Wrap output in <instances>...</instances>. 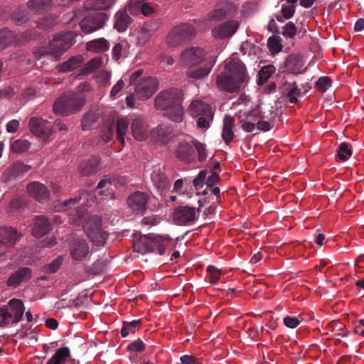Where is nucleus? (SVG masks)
I'll list each match as a JSON object with an SVG mask.
<instances>
[{"instance_id":"29","label":"nucleus","mask_w":364,"mask_h":364,"mask_svg":"<svg viewBox=\"0 0 364 364\" xmlns=\"http://www.w3.org/2000/svg\"><path fill=\"white\" fill-rule=\"evenodd\" d=\"M10 311L12 317L11 322L12 323H16L21 319L23 316L24 312L23 304L20 299H13L10 300Z\"/></svg>"},{"instance_id":"5","label":"nucleus","mask_w":364,"mask_h":364,"mask_svg":"<svg viewBox=\"0 0 364 364\" xmlns=\"http://www.w3.org/2000/svg\"><path fill=\"white\" fill-rule=\"evenodd\" d=\"M85 104L83 94L68 93L60 97L54 103L53 109L55 114L69 115L79 112Z\"/></svg>"},{"instance_id":"20","label":"nucleus","mask_w":364,"mask_h":364,"mask_svg":"<svg viewBox=\"0 0 364 364\" xmlns=\"http://www.w3.org/2000/svg\"><path fill=\"white\" fill-rule=\"evenodd\" d=\"M151 179L155 187L162 191L169 187L170 182L164 173L160 166H155L152 168Z\"/></svg>"},{"instance_id":"6","label":"nucleus","mask_w":364,"mask_h":364,"mask_svg":"<svg viewBox=\"0 0 364 364\" xmlns=\"http://www.w3.org/2000/svg\"><path fill=\"white\" fill-rule=\"evenodd\" d=\"M196 28L183 23L173 27L166 37V43L171 47H176L193 40L196 36Z\"/></svg>"},{"instance_id":"10","label":"nucleus","mask_w":364,"mask_h":364,"mask_svg":"<svg viewBox=\"0 0 364 364\" xmlns=\"http://www.w3.org/2000/svg\"><path fill=\"white\" fill-rule=\"evenodd\" d=\"M149 196L144 192L132 193L127 198V203L133 213L142 215L146 210Z\"/></svg>"},{"instance_id":"42","label":"nucleus","mask_w":364,"mask_h":364,"mask_svg":"<svg viewBox=\"0 0 364 364\" xmlns=\"http://www.w3.org/2000/svg\"><path fill=\"white\" fill-rule=\"evenodd\" d=\"M14 35L8 29L0 31V50L4 49L14 41Z\"/></svg>"},{"instance_id":"9","label":"nucleus","mask_w":364,"mask_h":364,"mask_svg":"<svg viewBox=\"0 0 364 364\" xmlns=\"http://www.w3.org/2000/svg\"><path fill=\"white\" fill-rule=\"evenodd\" d=\"M240 27V22L235 19H230L211 30L212 36L216 39H226L232 37Z\"/></svg>"},{"instance_id":"47","label":"nucleus","mask_w":364,"mask_h":364,"mask_svg":"<svg viewBox=\"0 0 364 364\" xmlns=\"http://www.w3.org/2000/svg\"><path fill=\"white\" fill-rule=\"evenodd\" d=\"M206 272L209 278V282L212 285L216 284L220 278L221 270L213 265H209L207 267Z\"/></svg>"},{"instance_id":"30","label":"nucleus","mask_w":364,"mask_h":364,"mask_svg":"<svg viewBox=\"0 0 364 364\" xmlns=\"http://www.w3.org/2000/svg\"><path fill=\"white\" fill-rule=\"evenodd\" d=\"M99 114L93 111L87 112L82 119L81 126L82 129L90 130L97 127L99 126Z\"/></svg>"},{"instance_id":"11","label":"nucleus","mask_w":364,"mask_h":364,"mask_svg":"<svg viewBox=\"0 0 364 364\" xmlns=\"http://www.w3.org/2000/svg\"><path fill=\"white\" fill-rule=\"evenodd\" d=\"M107 20L105 14L96 13L81 21L80 28L85 33H90L102 28Z\"/></svg>"},{"instance_id":"48","label":"nucleus","mask_w":364,"mask_h":364,"mask_svg":"<svg viewBox=\"0 0 364 364\" xmlns=\"http://www.w3.org/2000/svg\"><path fill=\"white\" fill-rule=\"evenodd\" d=\"M30 147V143L27 140L17 139L14 141L11 145V149L12 151L20 153L27 151Z\"/></svg>"},{"instance_id":"61","label":"nucleus","mask_w":364,"mask_h":364,"mask_svg":"<svg viewBox=\"0 0 364 364\" xmlns=\"http://www.w3.org/2000/svg\"><path fill=\"white\" fill-rule=\"evenodd\" d=\"M213 112L211 111V117L201 115L198 117L197 125L200 129L207 128L209 127L210 122L213 120Z\"/></svg>"},{"instance_id":"1","label":"nucleus","mask_w":364,"mask_h":364,"mask_svg":"<svg viewBox=\"0 0 364 364\" xmlns=\"http://www.w3.org/2000/svg\"><path fill=\"white\" fill-rule=\"evenodd\" d=\"M215 78L219 90L235 93L239 92L242 85L247 82L249 76L243 62L233 58L224 61L223 70L215 73Z\"/></svg>"},{"instance_id":"18","label":"nucleus","mask_w":364,"mask_h":364,"mask_svg":"<svg viewBox=\"0 0 364 364\" xmlns=\"http://www.w3.org/2000/svg\"><path fill=\"white\" fill-rule=\"evenodd\" d=\"M28 194L39 203L47 202L50 192L47 187L38 182H32L27 186Z\"/></svg>"},{"instance_id":"58","label":"nucleus","mask_w":364,"mask_h":364,"mask_svg":"<svg viewBox=\"0 0 364 364\" xmlns=\"http://www.w3.org/2000/svg\"><path fill=\"white\" fill-rule=\"evenodd\" d=\"M207 171L202 170L199 172L198 176L193 179V184L196 190H199L203 186L205 180L206 178Z\"/></svg>"},{"instance_id":"14","label":"nucleus","mask_w":364,"mask_h":364,"mask_svg":"<svg viewBox=\"0 0 364 364\" xmlns=\"http://www.w3.org/2000/svg\"><path fill=\"white\" fill-rule=\"evenodd\" d=\"M204 55L205 51L203 49L191 48L181 53V60L184 65L193 68L202 62Z\"/></svg>"},{"instance_id":"16","label":"nucleus","mask_w":364,"mask_h":364,"mask_svg":"<svg viewBox=\"0 0 364 364\" xmlns=\"http://www.w3.org/2000/svg\"><path fill=\"white\" fill-rule=\"evenodd\" d=\"M131 129L133 136L137 141H144L149 136V131L148 125L144 118L141 116H137L132 119L131 122Z\"/></svg>"},{"instance_id":"35","label":"nucleus","mask_w":364,"mask_h":364,"mask_svg":"<svg viewBox=\"0 0 364 364\" xmlns=\"http://www.w3.org/2000/svg\"><path fill=\"white\" fill-rule=\"evenodd\" d=\"M296 6L293 4H284L282 6L280 14H276L275 18L279 22L290 19L295 14Z\"/></svg>"},{"instance_id":"51","label":"nucleus","mask_w":364,"mask_h":364,"mask_svg":"<svg viewBox=\"0 0 364 364\" xmlns=\"http://www.w3.org/2000/svg\"><path fill=\"white\" fill-rule=\"evenodd\" d=\"M144 3V0H130L127 6L124 9H128L131 14L137 15L141 11Z\"/></svg>"},{"instance_id":"38","label":"nucleus","mask_w":364,"mask_h":364,"mask_svg":"<svg viewBox=\"0 0 364 364\" xmlns=\"http://www.w3.org/2000/svg\"><path fill=\"white\" fill-rule=\"evenodd\" d=\"M87 236L90 237L91 241L95 245L102 246L107 241V233L101 229L97 231L91 232Z\"/></svg>"},{"instance_id":"33","label":"nucleus","mask_w":364,"mask_h":364,"mask_svg":"<svg viewBox=\"0 0 364 364\" xmlns=\"http://www.w3.org/2000/svg\"><path fill=\"white\" fill-rule=\"evenodd\" d=\"M82 61L83 58L80 55L71 57L58 66L59 70L63 73L73 70L78 68L82 64Z\"/></svg>"},{"instance_id":"40","label":"nucleus","mask_w":364,"mask_h":364,"mask_svg":"<svg viewBox=\"0 0 364 364\" xmlns=\"http://www.w3.org/2000/svg\"><path fill=\"white\" fill-rule=\"evenodd\" d=\"M129 124V122L124 118L119 119L117 122V124H116L117 136L118 140L120 142H122V144L124 143V135L126 134V132L128 129Z\"/></svg>"},{"instance_id":"39","label":"nucleus","mask_w":364,"mask_h":364,"mask_svg":"<svg viewBox=\"0 0 364 364\" xmlns=\"http://www.w3.org/2000/svg\"><path fill=\"white\" fill-rule=\"evenodd\" d=\"M276 72V68L273 65H267L264 66L259 72L258 84H264L269 78Z\"/></svg>"},{"instance_id":"45","label":"nucleus","mask_w":364,"mask_h":364,"mask_svg":"<svg viewBox=\"0 0 364 364\" xmlns=\"http://www.w3.org/2000/svg\"><path fill=\"white\" fill-rule=\"evenodd\" d=\"M103 63V58L102 57H95L89 60L84 66L83 73H90L95 69L100 68Z\"/></svg>"},{"instance_id":"4","label":"nucleus","mask_w":364,"mask_h":364,"mask_svg":"<svg viewBox=\"0 0 364 364\" xmlns=\"http://www.w3.org/2000/svg\"><path fill=\"white\" fill-rule=\"evenodd\" d=\"M170 238L162 237L154 233L134 235L133 248L135 252L145 254L148 252H157L160 255L166 253V247L168 245Z\"/></svg>"},{"instance_id":"64","label":"nucleus","mask_w":364,"mask_h":364,"mask_svg":"<svg viewBox=\"0 0 364 364\" xmlns=\"http://www.w3.org/2000/svg\"><path fill=\"white\" fill-rule=\"evenodd\" d=\"M284 324L290 328H294L297 327L301 321L296 317L286 316L283 319Z\"/></svg>"},{"instance_id":"57","label":"nucleus","mask_w":364,"mask_h":364,"mask_svg":"<svg viewBox=\"0 0 364 364\" xmlns=\"http://www.w3.org/2000/svg\"><path fill=\"white\" fill-rule=\"evenodd\" d=\"M85 270L90 274H99L103 271V264L102 262L100 260H97L90 266H86Z\"/></svg>"},{"instance_id":"50","label":"nucleus","mask_w":364,"mask_h":364,"mask_svg":"<svg viewBox=\"0 0 364 364\" xmlns=\"http://www.w3.org/2000/svg\"><path fill=\"white\" fill-rule=\"evenodd\" d=\"M192 144L195 146V148L198 152V161H204L208 156L205 144L198 141L196 139H193Z\"/></svg>"},{"instance_id":"31","label":"nucleus","mask_w":364,"mask_h":364,"mask_svg":"<svg viewBox=\"0 0 364 364\" xmlns=\"http://www.w3.org/2000/svg\"><path fill=\"white\" fill-rule=\"evenodd\" d=\"M303 57L301 55H289L286 60V68L292 73H297L304 66Z\"/></svg>"},{"instance_id":"23","label":"nucleus","mask_w":364,"mask_h":364,"mask_svg":"<svg viewBox=\"0 0 364 364\" xmlns=\"http://www.w3.org/2000/svg\"><path fill=\"white\" fill-rule=\"evenodd\" d=\"M0 237L2 242L11 247L20 240L21 235L15 228L4 227L0 229Z\"/></svg>"},{"instance_id":"60","label":"nucleus","mask_w":364,"mask_h":364,"mask_svg":"<svg viewBox=\"0 0 364 364\" xmlns=\"http://www.w3.org/2000/svg\"><path fill=\"white\" fill-rule=\"evenodd\" d=\"M130 352H140L144 350L145 344L141 339L132 341L128 346Z\"/></svg>"},{"instance_id":"2","label":"nucleus","mask_w":364,"mask_h":364,"mask_svg":"<svg viewBox=\"0 0 364 364\" xmlns=\"http://www.w3.org/2000/svg\"><path fill=\"white\" fill-rule=\"evenodd\" d=\"M182 95L178 89H171L160 92L155 99V107L164 111V115L175 122H181L184 109Z\"/></svg>"},{"instance_id":"34","label":"nucleus","mask_w":364,"mask_h":364,"mask_svg":"<svg viewBox=\"0 0 364 364\" xmlns=\"http://www.w3.org/2000/svg\"><path fill=\"white\" fill-rule=\"evenodd\" d=\"M237 117L239 122H242L244 120H247V122H250L255 125L257 124V122L264 118L259 113L258 109H253L250 112L240 111L237 114Z\"/></svg>"},{"instance_id":"41","label":"nucleus","mask_w":364,"mask_h":364,"mask_svg":"<svg viewBox=\"0 0 364 364\" xmlns=\"http://www.w3.org/2000/svg\"><path fill=\"white\" fill-rule=\"evenodd\" d=\"M337 158L341 161H346L351 156L353 151L349 144L343 142L340 144L337 149Z\"/></svg>"},{"instance_id":"19","label":"nucleus","mask_w":364,"mask_h":364,"mask_svg":"<svg viewBox=\"0 0 364 364\" xmlns=\"http://www.w3.org/2000/svg\"><path fill=\"white\" fill-rule=\"evenodd\" d=\"M31 170V166L16 161L4 171V176L8 181H14L23 178Z\"/></svg>"},{"instance_id":"36","label":"nucleus","mask_w":364,"mask_h":364,"mask_svg":"<svg viewBox=\"0 0 364 364\" xmlns=\"http://www.w3.org/2000/svg\"><path fill=\"white\" fill-rule=\"evenodd\" d=\"M101 223L102 220L99 216H90L84 225V230L87 235L91 233V232H92L101 229Z\"/></svg>"},{"instance_id":"8","label":"nucleus","mask_w":364,"mask_h":364,"mask_svg":"<svg viewBox=\"0 0 364 364\" xmlns=\"http://www.w3.org/2000/svg\"><path fill=\"white\" fill-rule=\"evenodd\" d=\"M28 127L33 134L43 141L48 140L52 134L51 124L41 117H31Z\"/></svg>"},{"instance_id":"12","label":"nucleus","mask_w":364,"mask_h":364,"mask_svg":"<svg viewBox=\"0 0 364 364\" xmlns=\"http://www.w3.org/2000/svg\"><path fill=\"white\" fill-rule=\"evenodd\" d=\"M196 219L195 208L178 206L173 213V220L176 225H187L195 222Z\"/></svg>"},{"instance_id":"28","label":"nucleus","mask_w":364,"mask_h":364,"mask_svg":"<svg viewBox=\"0 0 364 364\" xmlns=\"http://www.w3.org/2000/svg\"><path fill=\"white\" fill-rule=\"evenodd\" d=\"M235 124V119L230 115H226L223 119V127L222 136L226 144L232 141L235 134L232 131Z\"/></svg>"},{"instance_id":"54","label":"nucleus","mask_w":364,"mask_h":364,"mask_svg":"<svg viewBox=\"0 0 364 364\" xmlns=\"http://www.w3.org/2000/svg\"><path fill=\"white\" fill-rule=\"evenodd\" d=\"M316 85L320 92H325L331 86V80L328 77H321L318 79Z\"/></svg>"},{"instance_id":"37","label":"nucleus","mask_w":364,"mask_h":364,"mask_svg":"<svg viewBox=\"0 0 364 364\" xmlns=\"http://www.w3.org/2000/svg\"><path fill=\"white\" fill-rule=\"evenodd\" d=\"M69 355L70 350L68 347L59 348L46 364H61Z\"/></svg>"},{"instance_id":"56","label":"nucleus","mask_w":364,"mask_h":364,"mask_svg":"<svg viewBox=\"0 0 364 364\" xmlns=\"http://www.w3.org/2000/svg\"><path fill=\"white\" fill-rule=\"evenodd\" d=\"M151 36V33L141 28L137 34L136 45L139 46H144L149 42Z\"/></svg>"},{"instance_id":"32","label":"nucleus","mask_w":364,"mask_h":364,"mask_svg":"<svg viewBox=\"0 0 364 364\" xmlns=\"http://www.w3.org/2000/svg\"><path fill=\"white\" fill-rule=\"evenodd\" d=\"M86 48L89 51L102 53L109 49V43L105 38H100L87 42Z\"/></svg>"},{"instance_id":"15","label":"nucleus","mask_w":364,"mask_h":364,"mask_svg":"<svg viewBox=\"0 0 364 364\" xmlns=\"http://www.w3.org/2000/svg\"><path fill=\"white\" fill-rule=\"evenodd\" d=\"M32 269L27 267H21L14 271L8 278L6 284L9 287H16L21 283L28 282L32 278Z\"/></svg>"},{"instance_id":"44","label":"nucleus","mask_w":364,"mask_h":364,"mask_svg":"<svg viewBox=\"0 0 364 364\" xmlns=\"http://www.w3.org/2000/svg\"><path fill=\"white\" fill-rule=\"evenodd\" d=\"M52 0H29L28 7L36 11L46 10L51 6Z\"/></svg>"},{"instance_id":"21","label":"nucleus","mask_w":364,"mask_h":364,"mask_svg":"<svg viewBox=\"0 0 364 364\" xmlns=\"http://www.w3.org/2000/svg\"><path fill=\"white\" fill-rule=\"evenodd\" d=\"M132 18L127 14L126 9L119 10L114 16L113 28L118 32H124L132 23Z\"/></svg>"},{"instance_id":"22","label":"nucleus","mask_w":364,"mask_h":364,"mask_svg":"<svg viewBox=\"0 0 364 364\" xmlns=\"http://www.w3.org/2000/svg\"><path fill=\"white\" fill-rule=\"evenodd\" d=\"M176 156L180 160L191 163L195 159V150L193 145L186 141H181L176 149Z\"/></svg>"},{"instance_id":"25","label":"nucleus","mask_w":364,"mask_h":364,"mask_svg":"<svg viewBox=\"0 0 364 364\" xmlns=\"http://www.w3.org/2000/svg\"><path fill=\"white\" fill-rule=\"evenodd\" d=\"M211 107L199 100L193 101L188 109V112L191 116L196 117L201 115H205L208 117H211Z\"/></svg>"},{"instance_id":"13","label":"nucleus","mask_w":364,"mask_h":364,"mask_svg":"<svg viewBox=\"0 0 364 364\" xmlns=\"http://www.w3.org/2000/svg\"><path fill=\"white\" fill-rule=\"evenodd\" d=\"M157 88L156 79L151 77L144 78L136 85V95L140 100H146L156 92Z\"/></svg>"},{"instance_id":"7","label":"nucleus","mask_w":364,"mask_h":364,"mask_svg":"<svg viewBox=\"0 0 364 364\" xmlns=\"http://www.w3.org/2000/svg\"><path fill=\"white\" fill-rule=\"evenodd\" d=\"M237 13L235 4L228 1L218 2L213 10L208 14V20L213 21H222L233 18Z\"/></svg>"},{"instance_id":"63","label":"nucleus","mask_w":364,"mask_h":364,"mask_svg":"<svg viewBox=\"0 0 364 364\" xmlns=\"http://www.w3.org/2000/svg\"><path fill=\"white\" fill-rule=\"evenodd\" d=\"M36 95V90L33 87H27L23 90L21 97L25 101H28L33 99Z\"/></svg>"},{"instance_id":"49","label":"nucleus","mask_w":364,"mask_h":364,"mask_svg":"<svg viewBox=\"0 0 364 364\" xmlns=\"http://www.w3.org/2000/svg\"><path fill=\"white\" fill-rule=\"evenodd\" d=\"M56 23V19L53 16L43 18L36 22V26L41 30H47L53 27Z\"/></svg>"},{"instance_id":"43","label":"nucleus","mask_w":364,"mask_h":364,"mask_svg":"<svg viewBox=\"0 0 364 364\" xmlns=\"http://www.w3.org/2000/svg\"><path fill=\"white\" fill-rule=\"evenodd\" d=\"M141 323V320H135L132 321H124L123 327L121 329V336L123 338L127 337L129 333H134L138 326Z\"/></svg>"},{"instance_id":"24","label":"nucleus","mask_w":364,"mask_h":364,"mask_svg":"<svg viewBox=\"0 0 364 364\" xmlns=\"http://www.w3.org/2000/svg\"><path fill=\"white\" fill-rule=\"evenodd\" d=\"M216 59L213 58L209 60L203 66L199 68L195 69L193 68H188L186 71L187 75L193 79H200L207 76L211 71L213 67L215 64Z\"/></svg>"},{"instance_id":"55","label":"nucleus","mask_w":364,"mask_h":364,"mask_svg":"<svg viewBox=\"0 0 364 364\" xmlns=\"http://www.w3.org/2000/svg\"><path fill=\"white\" fill-rule=\"evenodd\" d=\"M296 27L293 22H288L283 27L282 34L286 38H293L296 33Z\"/></svg>"},{"instance_id":"59","label":"nucleus","mask_w":364,"mask_h":364,"mask_svg":"<svg viewBox=\"0 0 364 364\" xmlns=\"http://www.w3.org/2000/svg\"><path fill=\"white\" fill-rule=\"evenodd\" d=\"M301 93V89L296 85V83H294V87H291L289 91L287 92V98L291 103H296L298 102L297 97Z\"/></svg>"},{"instance_id":"46","label":"nucleus","mask_w":364,"mask_h":364,"mask_svg":"<svg viewBox=\"0 0 364 364\" xmlns=\"http://www.w3.org/2000/svg\"><path fill=\"white\" fill-rule=\"evenodd\" d=\"M12 19L18 25L26 23L28 20L26 10L23 8H18L14 12Z\"/></svg>"},{"instance_id":"53","label":"nucleus","mask_w":364,"mask_h":364,"mask_svg":"<svg viewBox=\"0 0 364 364\" xmlns=\"http://www.w3.org/2000/svg\"><path fill=\"white\" fill-rule=\"evenodd\" d=\"M63 259L58 257L53 259L50 264L45 265L44 272L52 274L56 272L62 264Z\"/></svg>"},{"instance_id":"17","label":"nucleus","mask_w":364,"mask_h":364,"mask_svg":"<svg viewBox=\"0 0 364 364\" xmlns=\"http://www.w3.org/2000/svg\"><path fill=\"white\" fill-rule=\"evenodd\" d=\"M89 245L85 240L77 239L70 244V255L74 260L81 261L89 254Z\"/></svg>"},{"instance_id":"27","label":"nucleus","mask_w":364,"mask_h":364,"mask_svg":"<svg viewBox=\"0 0 364 364\" xmlns=\"http://www.w3.org/2000/svg\"><path fill=\"white\" fill-rule=\"evenodd\" d=\"M100 158L92 156L91 159L82 161L80 165V173L83 176L95 174L99 170Z\"/></svg>"},{"instance_id":"62","label":"nucleus","mask_w":364,"mask_h":364,"mask_svg":"<svg viewBox=\"0 0 364 364\" xmlns=\"http://www.w3.org/2000/svg\"><path fill=\"white\" fill-rule=\"evenodd\" d=\"M10 309V301L9 302L8 306H5L0 309V316L6 323H9L12 320Z\"/></svg>"},{"instance_id":"26","label":"nucleus","mask_w":364,"mask_h":364,"mask_svg":"<svg viewBox=\"0 0 364 364\" xmlns=\"http://www.w3.org/2000/svg\"><path fill=\"white\" fill-rule=\"evenodd\" d=\"M35 218L36 223L33 229V235L35 237H43L50 231L51 225L46 216L37 215Z\"/></svg>"},{"instance_id":"52","label":"nucleus","mask_w":364,"mask_h":364,"mask_svg":"<svg viewBox=\"0 0 364 364\" xmlns=\"http://www.w3.org/2000/svg\"><path fill=\"white\" fill-rule=\"evenodd\" d=\"M114 0H92V8L96 10L110 9L114 4Z\"/></svg>"},{"instance_id":"3","label":"nucleus","mask_w":364,"mask_h":364,"mask_svg":"<svg viewBox=\"0 0 364 364\" xmlns=\"http://www.w3.org/2000/svg\"><path fill=\"white\" fill-rule=\"evenodd\" d=\"M76 36L77 35L73 31L55 35L46 47L39 48L34 51L35 58L40 60L50 55L55 58L60 57L75 43Z\"/></svg>"}]
</instances>
